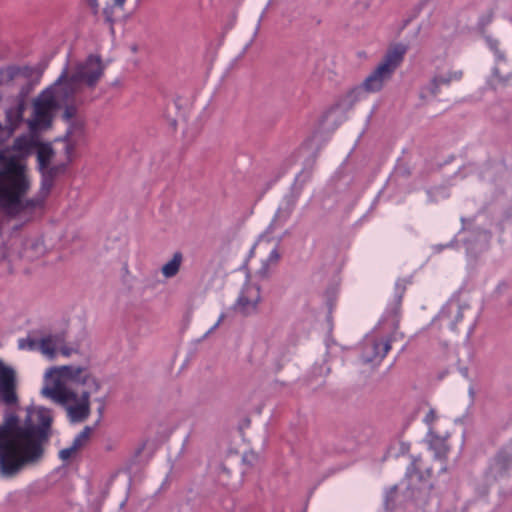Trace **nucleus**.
I'll use <instances>...</instances> for the list:
<instances>
[{"label":"nucleus","instance_id":"f257e3e1","mask_svg":"<svg viewBox=\"0 0 512 512\" xmlns=\"http://www.w3.org/2000/svg\"><path fill=\"white\" fill-rule=\"evenodd\" d=\"M52 422V411L45 407L27 409L22 423L14 412L5 413L0 424V478L13 479L42 460Z\"/></svg>","mask_w":512,"mask_h":512},{"label":"nucleus","instance_id":"f03ea898","mask_svg":"<svg viewBox=\"0 0 512 512\" xmlns=\"http://www.w3.org/2000/svg\"><path fill=\"white\" fill-rule=\"evenodd\" d=\"M0 210L9 217H17L23 212L42 208L49 195L54 179L65 172L67 164L49 166L40 171L41 185L36 196L26 198L31 182L25 165L9 152L0 149Z\"/></svg>","mask_w":512,"mask_h":512},{"label":"nucleus","instance_id":"7ed1b4c3","mask_svg":"<svg viewBox=\"0 0 512 512\" xmlns=\"http://www.w3.org/2000/svg\"><path fill=\"white\" fill-rule=\"evenodd\" d=\"M406 51L407 47L404 44H396L388 49L382 61L365 78L363 83L351 89L347 95L324 113L320 125L324 129H336L345 120L346 111L355 102L365 98L368 93L381 91L403 61Z\"/></svg>","mask_w":512,"mask_h":512},{"label":"nucleus","instance_id":"20e7f679","mask_svg":"<svg viewBox=\"0 0 512 512\" xmlns=\"http://www.w3.org/2000/svg\"><path fill=\"white\" fill-rule=\"evenodd\" d=\"M41 395L64 407L73 423L83 422L90 414L89 392H82L79 397L66 383L58 379H44Z\"/></svg>","mask_w":512,"mask_h":512},{"label":"nucleus","instance_id":"39448f33","mask_svg":"<svg viewBox=\"0 0 512 512\" xmlns=\"http://www.w3.org/2000/svg\"><path fill=\"white\" fill-rule=\"evenodd\" d=\"M67 68L63 69L53 85L45 89L34 101L33 119L30 126L33 129L47 128L52 121L53 112L62 104L72 100V97L61 86V81L65 79Z\"/></svg>","mask_w":512,"mask_h":512},{"label":"nucleus","instance_id":"423d86ee","mask_svg":"<svg viewBox=\"0 0 512 512\" xmlns=\"http://www.w3.org/2000/svg\"><path fill=\"white\" fill-rule=\"evenodd\" d=\"M65 68L68 69V63L63 69ZM104 70L105 65L101 57L91 54L85 60L76 63L70 75L66 73L61 86L73 98L83 87L94 88L102 78Z\"/></svg>","mask_w":512,"mask_h":512},{"label":"nucleus","instance_id":"0eeeda50","mask_svg":"<svg viewBox=\"0 0 512 512\" xmlns=\"http://www.w3.org/2000/svg\"><path fill=\"white\" fill-rule=\"evenodd\" d=\"M316 161V156L308 158L304 162L302 170L295 176L294 182L291 185L290 191L282 198L275 214L270 222L266 234L261 237H267L268 234L273 233L275 230L283 227L290 218L298 199L302 193L304 185L310 180L312 169Z\"/></svg>","mask_w":512,"mask_h":512},{"label":"nucleus","instance_id":"6e6552de","mask_svg":"<svg viewBox=\"0 0 512 512\" xmlns=\"http://www.w3.org/2000/svg\"><path fill=\"white\" fill-rule=\"evenodd\" d=\"M58 379L60 381H71L75 384L83 386V392L92 393L100 389V382L91 374L89 369L78 365H64L60 367H51L44 375V379Z\"/></svg>","mask_w":512,"mask_h":512},{"label":"nucleus","instance_id":"1a4fd4ad","mask_svg":"<svg viewBox=\"0 0 512 512\" xmlns=\"http://www.w3.org/2000/svg\"><path fill=\"white\" fill-rule=\"evenodd\" d=\"M512 470V439L490 461L485 473L486 482L490 485L504 481Z\"/></svg>","mask_w":512,"mask_h":512},{"label":"nucleus","instance_id":"9d476101","mask_svg":"<svg viewBox=\"0 0 512 512\" xmlns=\"http://www.w3.org/2000/svg\"><path fill=\"white\" fill-rule=\"evenodd\" d=\"M391 348L389 340L367 336L361 343L360 360L364 364L379 365Z\"/></svg>","mask_w":512,"mask_h":512},{"label":"nucleus","instance_id":"9b49d317","mask_svg":"<svg viewBox=\"0 0 512 512\" xmlns=\"http://www.w3.org/2000/svg\"><path fill=\"white\" fill-rule=\"evenodd\" d=\"M485 42L494 56L491 82L507 84L512 79V71L509 70L504 74L501 73V66L509 67V60L505 51L501 49L500 42L491 36H485Z\"/></svg>","mask_w":512,"mask_h":512},{"label":"nucleus","instance_id":"f8f14e48","mask_svg":"<svg viewBox=\"0 0 512 512\" xmlns=\"http://www.w3.org/2000/svg\"><path fill=\"white\" fill-rule=\"evenodd\" d=\"M17 401L16 372L0 359V402L10 406Z\"/></svg>","mask_w":512,"mask_h":512},{"label":"nucleus","instance_id":"ddd939ff","mask_svg":"<svg viewBox=\"0 0 512 512\" xmlns=\"http://www.w3.org/2000/svg\"><path fill=\"white\" fill-rule=\"evenodd\" d=\"M468 308L467 304H461L459 300L451 299L442 307L436 320L439 321L441 326H446L454 331Z\"/></svg>","mask_w":512,"mask_h":512},{"label":"nucleus","instance_id":"4468645a","mask_svg":"<svg viewBox=\"0 0 512 512\" xmlns=\"http://www.w3.org/2000/svg\"><path fill=\"white\" fill-rule=\"evenodd\" d=\"M260 301V288L257 285L246 283L244 284L237 301L234 305L236 311L249 315L256 311L257 305Z\"/></svg>","mask_w":512,"mask_h":512},{"label":"nucleus","instance_id":"2eb2a0df","mask_svg":"<svg viewBox=\"0 0 512 512\" xmlns=\"http://www.w3.org/2000/svg\"><path fill=\"white\" fill-rule=\"evenodd\" d=\"M463 76L461 70L448 71L445 74L435 75L430 82L420 91V97L425 99L429 96H436L441 86H449L452 81H459Z\"/></svg>","mask_w":512,"mask_h":512},{"label":"nucleus","instance_id":"dca6fc26","mask_svg":"<svg viewBox=\"0 0 512 512\" xmlns=\"http://www.w3.org/2000/svg\"><path fill=\"white\" fill-rule=\"evenodd\" d=\"M465 234L467 235L463 238V244L468 256H474L485 250L491 239V233L487 230H472Z\"/></svg>","mask_w":512,"mask_h":512},{"label":"nucleus","instance_id":"f3484780","mask_svg":"<svg viewBox=\"0 0 512 512\" xmlns=\"http://www.w3.org/2000/svg\"><path fill=\"white\" fill-rule=\"evenodd\" d=\"M66 342L64 332L49 333L40 338V353L49 360L57 355L59 346Z\"/></svg>","mask_w":512,"mask_h":512},{"label":"nucleus","instance_id":"a211bd4d","mask_svg":"<svg viewBox=\"0 0 512 512\" xmlns=\"http://www.w3.org/2000/svg\"><path fill=\"white\" fill-rule=\"evenodd\" d=\"M37 145L38 140L35 137L31 135H21L14 140L12 148L20 156H27L34 151Z\"/></svg>","mask_w":512,"mask_h":512},{"label":"nucleus","instance_id":"6ab92c4d","mask_svg":"<svg viewBox=\"0 0 512 512\" xmlns=\"http://www.w3.org/2000/svg\"><path fill=\"white\" fill-rule=\"evenodd\" d=\"M183 254L179 251L175 252L170 260H168L161 268V273L166 279L175 277L180 271L183 263Z\"/></svg>","mask_w":512,"mask_h":512},{"label":"nucleus","instance_id":"aec40b11","mask_svg":"<svg viewBox=\"0 0 512 512\" xmlns=\"http://www.w3.org/2000/svg\"><path fill=\"white\" fill-rule=\"evenodd\" d=\"M35 149L37 154L38 168L39 171H41L50 164L51 158L53 156V149L50 144H42L39 142Z\"/></svg>","mask_w":512,"mask_h":512},{"label":"nucleus","instance_id":"412c9836","mask_svg":"<svg viewBox=\"0 0 512 512\" xmlns=\"http://www.w3.org/2000/svg\"><path fill=\"white\" fill-rule=\"evenodd\" d=\"M280 259V254L278 252V249L277 247L273 248L268 257L262 261V265L261 267L259 268V270L257 271V274L261 277V278H266L268 277L269 275V265L270 264H276Z\"/></svg>","mask_w":512,"mask_h":512},{"label":"nucleus","instance_id":"4be33fe9","mask_svg":"<svg viewBox=\"0 0 512 512\" xmlns=\"http://www.w3.org/2000/svg\"><path fill=\"white\" fill-rule=\"evenodd\" d=\"M18 348L20 350L27 351H39L40 352V339H37L31 335L18 340Z\"/></svg>","mask_w":512,"mask_h":512},{"label":"nucleus","instance_id":"5701e85b","mask_svg":"<svg viewBox=\"0 0 512 512\" xmlns=\"http://www.w3.org/2000/svg\"><path fill=\"white\" fill-rule=\"evenodd\" d=\"M430 448L434 450V455L438 459H442L446 456L448 452V448L444 442V440L435 437L434 439L430 440Z\"/></svg>","mask_w":512,"mask_h":512},{"label":"nucleus","instance_id":"b1692460","mask_svg":"<svg viewBox=\"0 0 512 512\" xmlns=\"http://www.w3.org/2000/svg\"><path fill=\"white\" fill-rule=\"evenodd\" d=\"M427 196L429 202H438L440 200L448 198L449 193L446 187H436L427 190Z\"/></svg>","mask_w":512,"mask_h":512},{"label":"nucleus","instance_id":"393cba45","mask_svg":"<svg viewBox=\"0 0 512 512\" xmlns=\"http://www.w3.org/2000/svg\"><path fill=\"white\" fill-rule=\"evenodd\" d=\"M91 432L92 428L90 426L84 427L83 430L75 436L72 445L77 449L83 447L87 443Z\"/></svg>","mask_w":512,"mask_h":512},{"label":"nucleus","instance_id":"a878e982","mask_svg":"<svg viewBox=\"0 0 512 512\" xmlns=\"http://www.w3.org/2000/svg\"><path fill=\"white\" fill-rule=\"evenodd\" d=\"M404 290H405V285L402 284L400 281H397L395 284V303H394V308H393V312L395 314L398 313Z\"/></svg>","mask_w":512,"mask_h":512},{"label":"nucleus","instance_id":"bb28decb","mask_svg":"<svg viewBox=\"0 0 512 512\" xmlns=\"http://www.w3.org/2000/svg\"><path fill=\"white\" fill-rule=\"evenodd\" d=\"M397 487L392 486L385 492L384 506L386 509H391L394 503V496L396 494Z\"/></svg>","mask_w":512,"mask_h":512},{"label":"nucleus","instance_id":"cd10ccee","mask_svg":"<svg viewBox=\"0 0 512 512\" xmlns=\"http://www.w3.org/2000/svg\"><path fill=\"white\" fill-rule=\"evenodd\" d=\"M78 449L75 448L72 444L69 446V447H66L64 449H61L59 451V458L62 460V461H68L73 455L74 453L77 451Z\"/></svg>","mask_w":512,"mask_h":512},{"label":"nucleus","instance_id":"c85d7f7f","mask_svg":"<svg viewBox=\"0 0 512 512\" xmlns=\"http://www.w3.org/2000/svg\"><path fill=\"white\" fill-rule=\"evenodd\" d=\"M114 8H116L114 5H107L103 8V15L105 17V20L110 24H112L114 21V18H113Z\"/></svg>","mask_w":512,"mask_h":512},{"label":"nucleus","instance_id":"c756f323","mask_svg":"<svg viewBox=\"0 0 512 512\" xmlns=\"http://www.w3.org/2000/svg\"><path fill=\"white\" fill-rule=\"evenodd\" d=\"M61 352V354L65 357H69L71 356L73 353H76L78 351L77 348L75 347H72V346H68L66 345V343L64 342V344H62L61 346H59L58 348Z\"/></svg>","mask_w":512,"mask_h":512},{"label":"nucleus","instance_id":"7c9ffc66","mask_svg":"<svg viewBox=\"0 0 512 512\" xmlns=\"http://www.w3.org/2000/svg\"><path fill=\"white\" fill-rule=\"evenodd\" d=\"M87 6L90 8L93 15H98L99 13V3L98 0H85Z\"/></svg>","mask_w":512,"mask_h":512},{"label":"nucleus","instance_id":"2f4dec72","mask_svg":"<svg viewBox=\"0 0 512 512\" xmlns=\"http://www.w3.org/2000/svg\"><path fill=\"white\" fill-rule=\"evenodd\" d=\"M76 114V108L74 106H69L67 105L65 107V110H64V113H63V116L65 119L69 120L71 118H73Z\"/></svg>","mask_w":512,"mask_h":512},{"label":"nucleus","instance_id":"473e14b6","mask_svg":"<svg viewBox=\"0 0 512 512\" xmlns=\"http://www.w3.org/2000/svg\"><path fill=\"white\" fill-rule=\"evenodd\" d=\"M225 318V314L222 313L220 314L218 320L216 321V323L204 334V338L207 337L209 334H211L214 330H216L219 325L221 324V322L224 320Z\"/></svg>","mask_w":512,"mask_h":512},{"label":"nucleus","instance_id":"72a5a7b5","mask_svg":"<svg viewBox=\"0 0 512 512\" xmlns=\"http://www.w3.org/2000/svg\"><path fill=\"white\" fill-rule=\"evenodd\" d=\"M458 242V240H451L450 242H448L447 244L445 245H442V244H439V245H436L434 247V250L436 252H441L443 249L445 248H448V247H453L456 243Z\"/></svg>","mask_w":512,"mask_h":512},{"label":"nucleus","instance_id":"f704fd0d","mask_svg":"<svg viewBox=\"0 0 512 512\" xmlns=\"http://www.w3.org/2000/svg\"><path fill=\"white\" fill-rule=\"evenodd\" d=\"M436 418V415H435V412L433 409H430L429 412L426 414L425 418H424V422L426 424H430L432 423Z\"/></svg>","mask_w":512,"mask_h":512},{"label":"nucleus","instance_id":"c9c22d12","mask_svg":"<svg viewBox=\"0 0 512 512\" xmlns=\"http://www.w3.org/2000/svg\"><path fill=\"white\" fill-rule=\"evenodd\" d=\"M399 445H400V450H399V452L393 453L394 456H399L400 454H404V453L408 452V450H409V444L401 442V443H399Z\"/></svg>","mask_w":512,"mask_h":512},{"label":"nucleus","instance_id":"e433bc0d","mask_svg":"<svg viewBox=\"0 0 512 512\" xmlns=\"http://www.w3.org/2000/svg\"><path fill=\"white\" fill-rule=\"evenodd\" d=\"M97 401L100 403V406L98 407V413H99V419L102 417L103 411H104V398L97 399Z\"/></svg>","mask_w":512,"mask_h":512},{"label":"nucleus","instance_id":"4c0bfd02","mask_svg":"<svg viewBox=\"0 0 512 512\" xmlns=\"http://www.w3.org/2000/svg\"><path fill=\"white\" fill-rule=\"evenodd\" d=\"M507 287V283L500 282L496 287L495 293L500 294L503 290L507 289Z\"/></svg>","mask_w":512,"mask_h":512},{"label":"nucleus","instance_id":"58836bf2","mask_svg":"<svg viewBox=\"0 0 512 512\" xmlns=\"http://www.w3.org/2000/svg\"><path fill=\"white\" fill-rule=\"evenodd\" d=\"M127 0H113V5L119 9H123L124 4Z\"/></svg>","mask_w":512,"mask_h":512},{"label":"nucleus","instance_id":"ea45409f","mask_svg":"<svg viewBox=\"0 0 512 512\" xmlns=\"http://www.w3.org/2000/svg\"><path fill=\"white\" fill-rule=\"evenodd\" d=\"M65 150H66V153H67L68 155H70V153H71V152H72V150H73V147L68 143V144L66 145V147H65Z\"/></svg>","mask_w":512,"mask_h":512},{"label":"nucleus","instance_id":"a19ab883","mask_svg":"<svg viewBox=\"0 0 512 512\" xmlns=\"http://www.w3.org/2000/svg\"><path fill=\"white\" fill-rule=\"evenodd\" d=\"M460 372H461V374H462L464 377H467V376H468V369H467V368H461V369H460Z\"/></svg>","mask_w":512,"mask_h":512},{"label":"nucleus","instance_id":"79ce46f5","mask_svg":"<svg viewBox=\"0 0 512 512\" xmlns=\"http://www.w3.org/2000/svg\"><path fill=\"white\" fill-rule=\"evenodd\" d=\"M414 468V464L407 468V474H410L412 469Z\"/></svg>","mask_w":512,"mask_h":512},{"label":"nucleus","instance_id":"37998d69","mask_svg":"<svg viewBox=\"0 0 512 512\" xmlns=\"http://www.w3.org/2000/svg\"><path fill=\"white\" fill-rule=\"evenodd\" d=\"M284 173H285V171H284V172H282L280 175H278L277 179H278V178H281V176H282Z\"/></svg>","mask_w":512,"mask_h":512},{"label":"nucleus","instance_id":"c03bdc74","mask_svg":"<svg viewBox=\"0 0 512 512\" xmlns=\"http://www.w3.org/2000/svg\"><path fill=\"white\" fill-rule=\"evenodd\" d=\"M329 372V368H325V373L327 374Z\"/></svg>","mask_w":512,"mask_h":512},{"label":"nucleus","instance_id":"a18cd8bd","mask_svg":"<svg viewBox=\"0 0 512 512\" xmlns=\"http://www.w3.org/2000/svg\"><path fill=\"white\" fill-rule=\"evenodd\" d=\"M260 18H262V16H261ZM260 22H261V19H258V25H257L258 27H259V23H260Z\"/></svg>","mask_w":512,"mask_h":512},{"label":"nucleus","instance_id":"49530a36","mask_svg":"<svg viewBox=\"0 0 512 512\" xmlns=\"http://www.w3.org/2000/svg\"><path fill=\"white\" fill-rule=\"evenodd\" d=\"M141 0H136V3H139Z\"/></svg>","mask_w":512,"mask_h":512}]
</instances>
